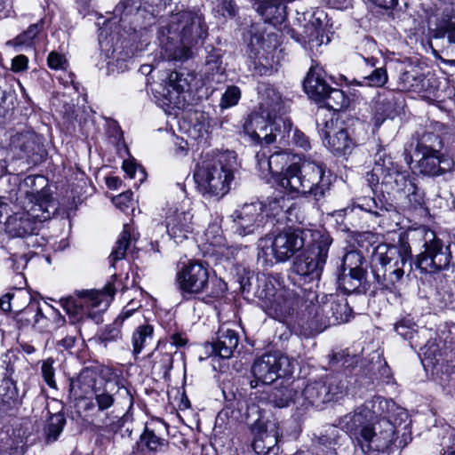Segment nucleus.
<instances>
[{
    "label": "nucleus",
    "instance_id": "1",
    "mask_svg": "<svg viewBox=\"0 0 455 455\" xmlns=\"http://www.w3.org/2000/svg\"><path fill=\"white\" fill-rule=\"evenodd\" d=\"M259 296L265 301L267 313L278 320L291 315L296 307L303 306L308 317L323 324L327 323L329 325L347 322L352 313L345 298L332 294L325 295L321 304H315L318 296L311 288L276 290L272 282L267 281Z\"/></svg>",
    "mask_w": 455,
    "mask_h": 455
},
{
    "label": "nucleus",
    "instance_id": "2",
    "mask_svg": "<svg viewBox=\"0 0 455 455\" xmlns=\"http://www.w3.org/2000/svg\"><path fill=\"white\" fill-rule=\"evenodd\" d=\"M207 36L201 15L183 11L172 14L167 27L158 34L161 54L169 60L186 61L192 58V49Z\"/></svg>",
    "mask_w": 455,
    "mask_h": 455
},
{
    "label": "nucleus",
    "instance_id": "3",
    "mask_svg": "<svg viewBox=\"0 0 455 455\" xmlns=\"http://www.w3.org/2000/svg\"><path fill=\"white\" fill-rule=\"evenodd\" d=\"M236 165V157L233 151L212 156L206 155L196 164L194 172L197 190L203 196L222 197L230 189Z\"/></svg>",
    "mask_w": 455,
    "mask_h": 455
},
{
    "label": "nucleus",
    "instance_id": "4",
    "mask_svg": "<svg viewBox=\"0 0 455 455\" xmlns=\"http://www.w3.org/2000/svg\"><path fill=\"white\" fill-rule=\"evenodd\" d=\"M410 258L411 248L406 243L377 245L371 253V268L378 283L391 291L397 289L404 275L411 271Z\"/></svg>",
    "mask_w": 455,
    "mask_h": 455
},
{
    "label": "nucleus",
    "instance_id": "5",
    "mask_svg": "<svg viewBox=\"0 0 455 455\" xmlns=\"http://www.w3.org/2000/svg\"><path fill=\"white\" fill-rule=\"evenodd\" d=\"M279 185L290 193L310 195L320 201L329 194L331 181L322 163L304 160L289 165L282 173Z\"/></svg>",
    "mask_w": 455,
    "mask_h": 455
},
{
    "label": "nucleus",
    "instance_id": "6",
    "mask_svg": "<svg viewBox=\"0 0 455 455\" xmlns=\"http://www.w3.org/2000/svg\"><path fill=\"white\" fill-rule=\"evenodd\" d=\"M56 209L49 190L44 188L32 195L25 212L15 213L8 219L6 230L12 236L33 239L41 224L49 220Z\"/></svg>",
    "mask_w": 455,
    "mask_h": 455
},
{
    "label": "nucleus",
    "instance_id": "7",
    "mask_svg": "<svg viewBox=\"0 0 455 455\" xmlns=\"http://www.w3.org/2000/svg\"><path fill=\"white\" fill-rule=\"evenodd\" d=\"M175 282L183 298L205 293L218 299L227 291L226 283L216 276H210L209 268L198 260H189L176 274Z\"/></svg>",
    "mask_w": 455,
    "mask_h": 455
},
{
    "label": "nucleus",
    "instance_id": "8",
    "mask_svg": "<svg viewBox=\"0 0 455 455\" xmlns=\"http://www.w3.org/2000/svg\"><path fill=\"white\" fill-rule=\"evenodd\" d=\"M307 233L299 228H286L259 239L258 259L272 265L274 260L284 262L305 245Z\"/></svg>",
    "mask_w": 455,
    "mask_h": 455
},
{
    "label": "nucleus",
    "instance_id": "9",
    "mask_svg": "<svg viewBox=\"0 0 455 455\" xmlns=\"http://www.w3.org/2000/svg\"><path fill=\"white\" fill-rule=\"evenodd\" d=\"M399 430L390 419H383L362 430L356 444L366 455L384 452L393 446L403 449L411 438L404 432L401 437L396 436Z\"/></svg>",
    "mask_w": 455,
    "mask_h": 455
},
{
    "label": "nucleus",
    "instance_id": "10",
    "mask_svg": "<svg viewBox=\"0 0 455 455\" xmlns=\"http://www.w3.org/2000/svg\"><path fill=\"white\" fill-rule=\"evenodd\" d=\"M408 235L412 240H422L424 251L418 255L417 268L424 273H436L447 269L452 259L450 244H445L435 233L427 227H420Z\"/></svg>",
    "mask_w": 455,
    "mask_h": 455
},
{
    "label": "nucleus",
    "instance_id": "11",
    "mask_svg": "<svg viewBox=\"0 0 455 455\" xmlns=\"http://www.w3.org/2000/svg\"><path fill=\"white\" fill-rule=\"evenodd\" d=\"M243 416L252 435V450L257 454H268L282 436L278 424L271 422L266 416V412L256 403L248 404Z\"/></svg>",
    "mask_w": 455,
    "mask_h": 455
},
{
    "label": "nucleus",
    "instance_id": "12",
    "mask_svg": "<svg viewBox=\"0 0 455 455\" xmlns=\"http://www.w3.org/2000/svg\"><path fill=\"white\" fill-rule=\"evenodd\" d=\"M332 238L327 235H320L313 243L294 261L292 270L298 276L296 281L310 283L319 280L326 263L328 251Z\"/></svg>",
    "mask_w": 455,
    "mask_h": 455
},
{
    "label": "nucleus",
    "instance_id": "13",
    "mask_svg": "<svg viewBox=\"0 0 455 455\" xmlns=\"http://www.w3.org/2000/svg\"><path fill=\"white\" fill-rule=\"evenodd\" d=\"M442 148L439 137L432 132L425 133L418 141L415 154L420 156L418 161L419 172L427 176H440L454 167L453 160L440 152Z\"/></svg>",
    "mask_w": 455,
    "mask_h": 455
},
{
    "label": "nucleus",
    "instance_id": "14",
    "mask_svg": "<svg viewBox=\"0 0 455 455\" xmlns=\"http://www.w3.org/2000/svg\"><path fill=\"white\" fill-rule=\"evenodd\" d=\"M316 127L323 146L335 156L350 154L355 147L363 143L366 137L364 131L363 136H352L347 128L339 125L332 117H317Z\"/></svg>",
    "mask_w": 455,
    "mask_h": 455
},
{
    "label": "nucleus",
    "instance_id": "15",
    "mask_svg": "<svg viewBox=\"0 0 455 455\" xmlns=\"http://www.w3.org/2000/svg\"><path fill=\"white\" fill-rule=\"evenodd\" d=\"M343 389L344 385L335 377H326L306 385L300 382L296 406L302 409H307L309 406L321 409L323 404L337 399Z\"/></svg>",
    "mask_w": 455,
    "mask_h": 455
},
{
    "label": "nucleus",
    "instance_id": "16",
    "mask_svg": "<svg viewBox=\"0 0 455 455\" xmlns=\"http://www.w3.org/2000/svg\"><path fill=\"white\" fill-rule=\"evenodd\" d=\"M294 363V360L279 352L258 357L251 366L253 379L251 387H256L259 383L269 385L277 379L290 377L293 373Z\"/></svg>",
    "mask_w": 455,
    "mask_h": 455
},
{
    "label": "nucleus",
    "instance_id": "17",
    "mask_svg": "<svg viewBox=\"0 0 455 455\" xmlns=\"http://www.w3.org/2000/svg\"><path fill=\"white\" fill-rule=\"evenodd\" d=\"M392 401H387L381 396H375L371 402L358 407L353 412L347 413L339 420V427L347 432L351 439L357 442V437L363 429L370 427V421L374 415L384 414L394 407Z\"/></svg>",
    "mask_w": 455,
    "mask_h": 455
},
{
    "label": "nucleus",
    "instance_id": "18",
    "mask_svg": "<svg viewBox=\"0 0 455 455\" xmlns=\"http://www.w3.org/2000/svg\"><path fill=\"white\" fill-rule=\"evenodd\" d=\"M114 387L106 384L104 387H98L93 392L94 402L91 401L85 404V411H92L93 423L100 429L114 430L118 417L112 416L108 410L115 403Z\"/></svg>",
    "mask_w": 455,
    "mask_h": 455
},
{
    "label": "nucleus",
    "instance_id": "19",
    "mask_svg": "<svg viewBox=\"0 0 455 455\" xmlns=\"http://www.w3.org/2000/svg\"><path fill=\"white\" fill-rule=\"evenodd\" d=\"M188 201H182L169 207L165 216V226L169 235L180 243L194 230L193 213Z\"/></svg>",
    "mask_w": 455,
    "mask_h": 455
},
{
    "label": "nucleus",
    "instance_id": "20",
    "mask_svg": "<svg viewBox=\"0 0 455 455\" xmlns=\"http://www.w3.org/2000/svg\"><path fill=\"white\" fill-rule=\"evenodd\" d=\"M10 150L13 157L25 160L28 164L41 163L45 156V149L40 138L30 131L18 132L12 136Z\"/></svg>",
    "mask_w": 455,
    "mask_h": 455
},
{
    "label": "nucleus",
    "instance_id": "21",
    "mask_svg": "<svg viewBox=\"0 0 455 455\" xmlns=\"http://www.w3.org/2000/svg\"><path fill=\"white\" fill-rule=\"evenodd\" d=\"M116 293V288L113 283H108L101 291H80L77 299H68L64 303V308L68 314H76V309L81 308H98L104 304L107 307L109 299H112Z\"/></svg>",
    "mask_w": 455,
    "mask_h": 455
},
{
    "label": "nucleus",
    "instance_id": "22",
    "mask_svg": "<svg viewBox=\"0 0 455 455\" xmlns=\"http://www.w3.org/2000/svg\"><path fill=\"white\" fill-rule=\"evenodd\" d=\"M262 203L244 204L234 213L235 232L240 235H247L263 226Z\"/></svg>",
    "mask_w": 455,
    "mask_h": 455
},
{
    "label": "nucleus",
    "instance_id": "23",
    "mask_svg": "<svg viewBox=\"0 0 455 455\" xmlns=\"http://www.w3.org/2000/svg\"><path fill=\"white\" fill-rule=\"evenodd\" d=\"M387 172L383 177V186L387 192L393 191L402 196L405 192L412 189L414 181L411 179L410 173L402 171L390 156L387 158Z\"/></svg>",
    "mask_w": 455,
    "mask_h": 455
},
{
    "label": "nucleus",
    "instance_id": "24",
    "mask_svg": "<svg viewBox=\"0 0 455 455\" xmlns=\"http://www.w3.org/2000/svg\"><path fill=\"white\" fill-rule=\"evenodd\" d=\"M289 108V101L283 100L281 94L273 87H266L260 92L259 111L264 116L276 117L284 116Z\"/></svg>",
    "mask_w": 455,
    "mask_h": 455
},
{
    "label": "nucleus",
    "instance_id": "25",
    "mask_svg": "<svg viewBox=\"0 0 455 455\" xmlns=\"http://www.w3.org/2000/svg\"><path fill=\"white\" fill-rule=\"evenodd\" d=\"M98 373L96 371L85 368L76 378L70 379L69 395L74 399H84L97 389Z\"/></svg>",
    "mask_w": 455,
    "mask_h": 455
},
{
    "label": "nucleus",
    "instance_id": "26",
    "mask_svg": "<svg viewBox=\"0 0 455 455\" xmlns=\"http://www.w3.org/2000/svg\"><path fill=\"white\" fill-rule=\"evenodd\" d=\"M303 86L308 97L317 103L323 101L325 93L330 88V85L324 79L323 70L317 66L310 68L304 80Z\"/></svg>",
    "mask_w": 455,
    "mask_h": 455
},
{
    "label": "nucleus",
    "instance_id": "27",
    "mask_svg": "<svg viewBox=\"0 0 455 455\" xmlns=\"http://www.w3.org/2000/svg\"><path fill=\"white\" fill-rule=\"evenodd\" d=\"M292 124L285 116L273 117L268 124V132L262 137L264 144L277 142L285 145L291 132Z\"/></svg>",
    "mask_w": 455,
    "mask_h": 455
},
{
    "label": "nucleus",
    "instance_id": "28",
    "mask_svg": "<svg viewBox=\"0 0 455 455\" xmlns=\"http://www.w3.org/2000/svg\"><path fill=\"white\" fill-rule=\"evenodd\" d=\"M270 117L264 116V114L253 113L250 115L243 123V132L256 145L264 143L262 137L268 132Z\"/></svg>",
    "mask_w": 455,
    "mask_h": 455
},
{
    "label": "nucleus",
    "instance_id": "29",
    "mask_svg": "<svg viewBox=\"0 0 455 455\" xmlns=\"http://www.w3.org/2000/svg\"><path fill=\"white\" fill-rule=\"evenodd\" d=\"M239 343L238 333L228 325L220 327L217 339L213 343V350L222 358H229Z\"/></svg>",
    "mask_w": 455,
    "mask_h": 455
},
{
    "label": "nucleus",
    "instance_id": "30",
    "mask_svg": "<svg viewBox=\"0 0 455 455\" xmlns=\"http://www.w3.org/2000/svg\"><path fill=\"white\" fill-rule=\"evenodd\" d=\"M395 106L394 95L391 92H378L371 101L372 119L376 126H379L386 118L390 116Z\"/></svg>",
    "mask_w": 455,
    "mask_h": 455
},
{
    "label": "nucleus",
    "instance_id": "31",
    "mask_svg": "<svg viewBox=\"0 0 455 455\" xmlns=\"http://www.w3.org/2000/svg\"><path fill=\"white\" fill-rule=\"evenodd\" d=\"M300 380H292L291 382L285 380V384H282L279 387H275L272 391L269 400L274 406L284 408L291 403L296 405L297 396L299 395Z\"/></svg>",
    "mask_w": 455,
    "mask_h": 455
},
{
    "label": "nucleus",
    "instance_id": "32",
    "mask_svg": "<svg viewBox=\"0 0 455 455\" xmlns=\"http://www.w3.org/2000/svg\"><path fill=\"white\" fill-rule=\"evenodd\" d=\"M262 214L265 213L267 217H277L279 220L283 216L289 220H291L290 216L295 210L294 204L284 196L267 198L264 204L262 203Z\"/></svg>",
    "mask_w": 455,
    "mask_h": 455
},
{
    "label": "nucleus",
    "instance_id": "33",
    "mask_svg": "<svg viewBox=\"0 0 455 455\" xmlns=\"http://www.w3.org/2000/svg\"><path fill=\"white\" fill-rule=\"evenodd\" d=\"M162 86V84H160ZM188 87L187 79L183 75L175 71L167 74L162 92H159L170 102L176 103V100Z\"/></svg>",
    "mask_w": 455,
    "mask_h": 455
},
{
    "label": "nucleus",
    "instance_id": "34",
    "mask_svg": "<svg viewBox=\"0 0 455 455\" xmlns=\"http://www.w3.org/2000/svg\"><path fill=\"white\" fill-rule=\"evenodd\" d=\"M176 350H172L171 345L158 343L156 350L151 354L153 358V369L159 374L165 376L172 368V355Z\"/></svg>",
    "mask_w": 455,
    "mask_h": 455
},
{
    "label": "nucleus",
    "instance_id": "35",
    "mask_svg": "<svg viewBox=\"0 0 455 455\" xmlns=\"http://www.w3.org/2000/svg\"><path fill=\"white\" fill-rule=\"evenodd\" d=\"M257 12L266 21L278 23L284 19L285 6L281 0H262L258 4Z\"/></svg>",
    "mask_w": 455,
    "mask_h": 455
},
{
    "label": "nucleus",
    "instance_id": "36",
    "mask_svg": "<svg viewBox=\"0 0 455 455\" xmlns=\"http://www.w3.org/2000/svg\"><path fill=\"white\" fill-rule=\"evenodd\" d=\"M67 419L61 412L53 413L49 416L44 427V435L47 443L58 440L66 426Z\"/></svg>",
    "mask_w": 455,
    "mask_h": 455
},
{
    "label": "nucleus",
    "instance_id": "37",
    "mask_svg": "<svg viewBox=\"0 0 455 455\" xmlns=\"http://www.w3.org/2000/svg\"><path fill=\"white\" fill-rule=\"evenodd\" d=\"M291 156L286 151H277L269 156L268 159L264 160V167L269 169V172L277 175L279 183L282 173L292 164Z\"/></svg>",
    "mask_w": 455,
    "mask_h": 455
},
{
    "label": "nucleus",
    "instance_id": "38",
    "mask_svg": "<svg viewBox=\"0 0 455 455\" xmlns=\"http://www.w3.org/2000/svg\"><path fill=\"white\" fill-rule=\"evenodd\" d=\"M131 228L128 225H125L109 255V262L111 267H115L116 261L125 258L127 249L131 244Z\"/></svg>",
    "mask_w": 455,
    "mask_h": 455
},
{
    "label": "nucleus",
    "instance_id": "39",
    "mask_svg": "<svg viewBox=\"0 0 455 455\" xmlns=\"http://www.w3.org/2000/svg\"><path fill=\"white\" fill-rule=\"evenodd\" d=\"M365 276L366 272L341 271L338 278L339 285L345 292L352 293L359 290Z\"/></svg>",
    "mask_w": 455,
    "mask_h": 455
},
{
    "label": "nucleus",
    "instance_id": "40",
    "mask_svg": "<svg viewBox=\"0 0 455 455\" xmlns=\"http://www.w3.org/2000/svg\"><path fill=\"white\" fill-rule=\"evenodd\" d=\"M323 107L332 109L333 111H339L348 106V99L344 92L337 88H331L324 95V99L320 102Z\"/></svg>",
    "mask_w": 455,
    "mask_h": 455
},
{
    "label": "nucleus",
    "instance_id": "41",
    "mask_svg": "<svg viewBox=\"0 0 455 455\" xmlns=\"http://www.w3.org/2000/svg\"><path fill=\"white\" fill-rule=\"evenodd\" d=\"M381 152H378L375 156V164L371 172L367 174V181L370 186L373 188V187L377 186L381 180V185L383 186V177L387 174V158Z\"/></svg>",
    "mask_w": 455,
    "mask_h": 455
},
{
    "label": "nucleus",
    "instance_id": "42",
    "mask_svg": "<svg viewBox=\"0 0 455 455\" xmlns=\"http://www.w3.org/2000/svg\"><path fill=\"white\" fill-rule=\"evenodd\" d=\"M153 337V327L151 325L139 326L132 334V354L137 356Z\"/></svg>",
    "mask_w": 455,
    "mask_h": 455
},
{
    "label": "nucleus",
    "instance_id": "43",
    "mask_svg": "<svg viewBox=\"0 0 455 455\" xmlns=\"http://www.w3.org/2000/svg\"><path fill=\"white\" fill-rule=\"evenodd\" d=\"M38 315H42V308L36 303H31L17 314L16 321L20 327L28 325L36 327L38 324Z\"/></svg>",
    "mask_w": 455,
    "mask_h": 455
},
{
    "label": "nucleus",
    "instance_id": "44",
    "mask_svg": "<svg viewBox=\"0 0 455 455\" xmlns=\"http://www.w3.org/2000/svg\"><path fill=\"white\" fill-rule=\"evenodd\" d=\"M225 71V68L222 65V55L220 53V50L212 49L208 52L205 60V72L208 76V78L212 76V79L214 80V76H222Z\"/></svg>",
    "mask_w": 455,
    "mask_h": 455
},
{
    "label": "nucleus",
    "instance_id": "45",
    "mask_svg": "<svg viewBox=\"0 0 455 455\" xmlns=\"http://www.w3.org/2000/svg\"><path fill=\"white\" fill-rule=\"evenodd\" d=\"M364 258L360 251H349L342 259L341 271L348 272H366L363 267Z\"/></svg>",
    "mask_w": 455,
    "mask_h": 455
},
{
    "label": "nucleus",
    "instance_id": "46",
    "mask_svg": "<svg viewBox=\"0 0 455 455\" xmlns=\"http://www.w3.org/2000/svg\"><path fill=\"white\" fill-rule=\"evenodd\" d=\"M388 81L387 69L383 67L375 68L368 76L363 77L362 81H355L359 86L382 87Z\"/></svg>",
    "mask_w": 455,
    "mask_h": 455
},
{
    "label": "nucleus",
    "instance_id": "47",
    "mask_svg": "<svg viewBox=\"0 0 455 455\" xmlns=\"http://www.w3.org/2000/svg\"><path fill=\"white\" fill-rule=\"evenodd\" d=\"M42 25V21L30 25L26 31L13 39L12 44L14 45H30L34 38L40 32Z\"/></svg>",
    "mask_w": 455,
    "mask_h": 455
},
{
    "label": "nucleus",
    "instance_id": "48",
    "mask_svg": "<svg viewBox=\"0 0 455 455\" xmlns=\"http://www.w3.org/2000/svg\"><path fill=\"white\" fill-rule=\"evenodd\" d=\"M141 441L145 443L147 448L150 451H158L162 446L167 444L165 439L158 437L153 430L146 428L141 435Z\"/></svg>",
    "mask_w": 455,
    "mask_h": 455
},
{
    "label": "nucleus",
    "instance_id": "49",
    "mask_svg": "<svg viewBox=\"0 0 455 455\" xmlns=\"http://www.w3.org/2000/svg\"><path fill=\"white\" fill-rule=\"evenodd\" d=\"M402 79L409 90L421 91L425 87V77L421 74L407 71L403 74Z\"/></svg>",
    "mask_w": 455,
    "mask_h": 455
},
{
    "label": "nucleus",
    "instance_id": "50",
    "mask_svg": "<svg viewBox=\"0 0 455 455\" xmlns=\"http://www.w3.org/2000/svg\"><path fill=\"white\" fill-rule=\"evenodd\" d=\"M402 196L407 200L408 205L412 208L421 207L425 204L424 192L415 183L412 185V189L408 190Z\"/></svg>",
    "mask_w": 455,
    "mask_h": 455
},
{
    "label": "nucleus",
    "instance_id": "51",
    "mask_svg": "<svg viewBox=\"0 0 455 455\" xmlns=\"http://www.w3.org/2000/svg\"><path fill=\"white\" fill-rule=\"evenodd\" d=\"M241 98V91L237 86H229L222 95L220 107L228 108L236 105Z\"/></svg>",
    "mask_w": 455,
    "mask_h": 455
},
{
    "label": "nucleus",
    "instance_id": "52",
    "mask_svg": "<svg viewBox=\"0 0 455 455\" xmlns=\"http://www.w3.org/2000/svg\"><path fill=\"white\" fill-rule=\"evenodd\" d=\"M54 360L52 358H47L43 361L41 366L42 376L45 383L52 388H56L57 384L55 381V369L53 368Z\"/></svg>",
    "mask_w": 455,
    "mask_h": 455
},
{
    "label": "nucleus",
    "instance_id": "53",
    "mask_svg": "<svg viewBox=\"0 0 455 455\" xmlns=\"http://www.w3.org/2000/svg\"><path fill=\"white\" fill-rule=\"evenodd\" d=\"M121 323L119 319H116L112 325L108 326L100 336L101 341L107 345L111 341H116L121 337Z\"/></svg>",
    "mask_w": 455,
    "mask_h": 455
},
{
    "label": "nucleus",
    "instance_id": "54",
    "mask_svg": "<svg viewBox=\"0 0 455 455\" xmlns=\"http://www.w3.org/2000/svg\"><path fill=\"white\" fill-rule=\"evenodd\" d=\"M36 254V252L28 251V253L23 254H13L12 256V260L13 262L12 267L17 273H21L22 270H24L27 267V264L30 258L33 257V255Z\"/></svg>",
    "mask_w": 455,
    "mask_h": 455
},
{
    "label": "nucleus",
    "instance_id": "55",
    "mask_svg": "<svg viewBox=\"0 0 455 455\" xmlns=\"http://www.w3.org/2000/svg\"><path fill=\"white\" fill-rule=\"evenodd\" d=\"M48 66L52 69H66L68 61L64 55L52 52L47 58Z\"/></svg>",
    "mask_w": 455,
    "mask_h": 455
},
{
    "label": "nucleus",
    "instance_id": "56",
    "mask_svg": "<svg viewBox=\"0 0 455 455\" xmlns=\"http://www.w3.org/2000/svg\"><path fill=\"white\" fill-rule=\"evenodd\" d=\"M395 331L404 339L411 340L417 335V331L411 324H407L405 321H402L395 325Z\"/></svg>",
    "mask_w": 455,
    "mask_h": 455
},
{
    "label": "nucleus",
    "instance_id": "57",
    "mask_svg": "<svg viewBox=\"0 0 455 455\" xmlns=\"http://www.w3.org/2000/svg\"><path fill=\"white\" fill-rule=\"evenodd\" d=\"M291 140L296 146L303 148L304 150L310 148V142L308 138L298 129L293 131Z\"/></svg>",
    "mask_w": 455,
    "mask_h": 455
},
{
    "label": "nucleus",
    "instance_id": "58",
    "mask_svg": "<svg viewBox=\"0 0 455 455\" xmlns=\"http://www.w3.org/2000/svg\"><path fill=\"white\" fill-rule=\"evenodd\" d=\"M132 193L130 191L122 193L113 198V204L120 208L121 210H124L129 207L130 203L132 200Z\"/></svg>",
    "mask_w": 455,
    "mask_h": 455
},
{
    "label": "nucleus",
    "instance_id": "59",
    "mask_svg": "<svg viewBox=\"0 0 455 455\" xmlns=\"http://www.w3.org/2000/svg\"><path fill=\"white\" fill-rule=\"evenodd\" d=\"M123 169L130 179H134L138 171L140 175V180L142 181L145 179V173L143 170L139 168L135 164L132 162L124 161L123 164Z\"/></svg>",
    "mask_w": 455,
    "mask_h": 455
},
{
    "label": "nucleus",
    "instance_id": "60",
    "mask_svg": "<svg viewBox=\"0 0 455 455\" xmlns=\"http://www.w3.org/2000/svg\"><path fill=\"white\" fill-rule=\"evenodd\" d=\"M324 18L325 14L323 11H316L312 14V19L309 20V23L316 36L320 33Z\"/></svg>",
    "mask_w": 455,
    "mask_h": 455
},
{
    "label": "nucleus",
    "instance_id": "61",
    "mask_svg": "<svg viewBox=\"0 0 455 455\" xmlns=\"http://www.w3.org/2000/svg\"><path fill=\"white\" fill-rule=\"evenodd\" d=\"M28 60L25 55H18L12 60V70L20 72L28 68Z\"/></svg>",
    "mask_w": 455,
    "mask_h": 455
},
{
    "label": "nucleus",
    "instance_id": "62",
    "mask_svg": "<svg viewBox=\"0 0 455 455\" xmlns=\"http://www.w3.org/2000/svg\"><path fill=\"white\" fill-rule=\"evenodd\" d=\"M163 345H171L172 350H175L176 348L184 347L187 344V339L182 337L179 333H174L170 337V340L167 342L162 343Z\"/></svg>",
    "mask_w": 455,
    "mask_h": 455
},
{
    "label": "nucleus",
    "instance_id": "63",
    "mask_svg": "<svg viewBox=\"0 0 455 455\" xmlns=\"http://www.w3.org/2000/svg\"><path fill=\"white\" fill-rule=\"evenodd\" d=\"M422 354L427 359L433 360L438 352V347L434 341H428L423 347L420 348Z\"/></svg>",
    "mask_w": 455,
    "mask_h": 455
},
{
    "label": "nucleus",
    "instance_id": "64",
    "mask_svg": "<svg viewBox=\"0 0 455 455\" xmlns=\"http://www.w3.org/2000/svg\"><path fill=\"white\" fill-rule=\"evenodd\" d=\"M335 432H336L335 427H331L330 429V436L323 435V436L319 437V439H318L319 444L323 445V446H330L334 451L335 449L331 446L332 445L334 446L335 444H337V442H338L337 439L335 438L336 437Z\"/></svg>",
    "mask_w": 455,
    "mask_h": 455
}]
</instances>
